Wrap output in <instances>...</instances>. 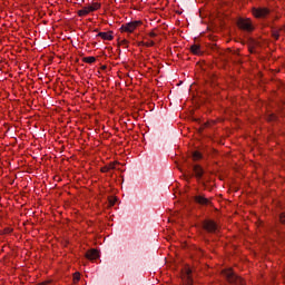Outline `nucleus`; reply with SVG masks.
I'll return each mask as SVG.
<instances>
[{"instance_id": "f257e3e1", "label": "nucleus", "mask_w": 285, "mask_h": 285, "mask_svg": "<svg viewBox=\"0 0 285 285\" xmlns=\"http://www.w3.org/2000/svg\"><path fill=\"white\" fill-rule=\"evenodd\" d=\"M224 277H226L227 282H229V284H236V285H245L246 282L243 281L242 277L237 276V274H235V272H233V269H225L223 272Z\"/></svg>"}, {"instance_id": "f03ea898", "label": "nucleus", "mask_w": 285, "mask_h": 285, "mask_svg": "<svg viewBox=\"0 0 285 285\" xmlns=\"http://www.w3.org/2000/svg\"><path fill=\"white\" fill-rule=\"evenodd\" d=\"M203 228L204 230H206V233H209L212 235H217V233H219V226H217V223H215V220H204Z\"/></svg>"}, {"instance_id": "7ed1b4c3", "label": "nucleus", "mask_w": 285, "mask_h": 285, "mask_svg": "<svg viewBox=\"0 0 285 285\" xmlns=\"http://www.w3.org/2000/svg\"><path fill=\"white\" fill-rule=\"evenodd\" d=\"M141 26V21H131L128 23H125L120 27L121 32H129L132 33L134 30H137Z\"/></svg>"}, {"instance_id": "20e7f679", "label": "nucleus", "mask_w": 285, "mask_h": 285, "mask_svg": "<svg viewBox=\"0 0 285 285\" xmlns=\"http://www.w3.org/2000/svg\"><path fill=\"white\" fill-rule=\"evenodd\" d=\"M238 28H240V30H245L246 32H253V24L248 19H239Z\"/></svg>"}, {"instance_id": "39448f33", "label": "nucleus", "mask_w": 285, "mask_h": 285, "mask_svg": "<svg viewBox=\"0 0 285 285\" xmlns=\"http://www.w3.org/2000/svg\"><path fill=\"white\" fill-rule=\"evenodd\" d=\"M194 202L199 204V206H210V199L206 198L204 195L194 196Z\"/></svg>"}, {"instance_id": "423d86ee", "label": "nucleus", "mask_w": 285, "mask_h": 285, "mask_svg": "<svg viewBox=\"0 0 285 285\" xmlns=\"http://www.w3.org/2000/svg\"><path fill=\"white\" fill-rule=\"evenodd\" d=\"M184 285H193V269L190 267L185 268Z\"/></svg>"}, {"instance_id": "0eeeda50", "label": "nucleus", "mask_w": 285, "mask_h": 285, "mask_svg": "<svg viewBox=\"0 0 285 285\" xmlns=\"http://www.w3.org/2000/svg\"><path fill=\"white\" fill-rule=\"evenodd\" d=\"M193 170H194V175L197 179H202L204 177V168H202V166L195 165L193 167Z\"/></svg>"}, {"instance_id": "6e6552de", "label": "nucleus", "mask_w": 285, "mask_h": 285, "mask_svg": "<svg viewBox=\"0 0 285 285\" xmlns=\"http://www.w3.org/2000/svg\"><path fill=\"white\" fill-rule=\"evenodd\" d=\"M271 11L266 8H261V9H256L254 10V14L258 18H262V17H267V14L269 13Z\"/></svg>"}, {"instance_id": "1a4fd4ad", "label": "nucleus", "mask_w": 285, "mask_h": 285, "mask_svg": "<svg viewBox=\"0 0 285 285\" xmlns=\"http://www.w3.org/2000/svg\"><path fill=\"white\" fill-rule=\"evenodd\" d=\"M87 259H97L99 257V252L97 249H91L86 254Z\"/></svg>"}, {"instance_id": "9d476101", "label": "nucleus", "mask_w": 285, "mask_h": 285, "mask_svg": "<svg viewBox=\"0 0 285 285\" xmlns=\"http://www.w3.org/2000/svg\"><path fill=\"white\" fill-rule=\"evenodd\" d=\"M97 37H100L105 41H112V33L111 32H99Z\"/></svg>"}, {"instance_id": "9b49d317", "label": "nucleus", "mask_w": 285, "mask_h": 285, "mask_svg": "<svg viewBox=\"0 0 285 285\" xmlns=\"http://www.w3.org/2000/svg\"><path fill=\"white\" fill-rule=\"evenodd\" d=\"M90 7H83L81 10H78V16L79 17H86L90 14Z\"/></svg>"}, {"instance_id": "f8f14e48", "label": "nucleus", "mask_w": 285, "mask_h": 285, "mask_svg": "<svg viewBox=\"0 0 285 285\" xmlns=\"http://www.w3.org/2000/svg\"><path fill=\"white\" fill-rule=\"evenodd\" d=\"M190 50L193 55H202V47L199 45H193Z\"/></svg>"}, {"instance_id": "ddd939ff", "label": "nucleus", "mask_w": 285, "mask_h": 285, "mask_svg": "<svg viewBox=\"0 0 285 285\" xmlns=\"http://www.w3.org/2000/svg\"><path fill=\"white\" fill-rule=\"evenodd\" d=\"M99 8H101L99 2H94L91 6H89L90 12H95L96 10H99Z\"/></svg>"}, {"instance_id": "4468645a", "label": "nucleus", "mask_w": 285, "mask_h": 285, "mask_svg": "<svg viewBox=\"0 0 285 285\" xmlns=\"http://www.w3.org/2000/svg\"><path fill=\"white\" fill-rule=\"evenodd\" d=\"M193 158H194V161H197V160L202 159V153L195 151L193 154Z\"/></svg>"}, {"instance_id": "2eb2a0df", "label": "nucleus", "mask_w": 285, "mask_h": 285, "mask_svg": "<svg viewBox=\"0 0 285 285\" xmlns=\"http://www.w3.org/2000/svg\"><path fill=\"white\" fill-rule=\"evenodd\" d=\"M86 63H95L97 61V58L95 57H87L85 58Z\"/></svg>"}, {"instance_id": "dca6fc26", "label": "nucleus", "mask_w": 285, "mask_h": 285, "mask_svg": "<svg viewBox=\"0 0 285 285\" xmlns=\"http://www.w3.org/2000/svg\"><path fill=\"white\" fill-rule=\"evenodd\" d=\"M141 43H142V46H146V48H153V46H155V41H153V40H149L147 42H141Z\"/></svg>"}, {"instance_id": "f3484780", "label": "nucleus", "mask_w": 285, "mask_h": 285, "mask_svg": "<svg viewBox=\"0 0 285 285\" xmlns=\"http://www.w3.org/2000/svg\"><path fill=\"white\" fill-rule=\"evenodd\" d=\"M117 164L119 163H110L109 165H107V167L109 168V170H115V168H117Z\"/></svg>"}, {"instance_id": "a211bd4d", "label": "nucleus", "mask_w": 285, "mask_h": 285, "mask_svg": "<svg viewBox=\"0 0 285 285\" xmlns=\"http://www.w3.org/2000/svg\"><path fill=\"white\" fill-rule=\"evenodd\" d=\"M278 219H279V222H281L282 224H285V212H283V213L279 214Z\"/></svg>"}, {"instance_id": "6ab92c4d", "label": "nucleus", "mask_w": 285, "mask_h": 285, "mask_svg": "<svg viewBox=\"0 0 285 285\" xmlns=\"http://www.w3.org/2000/svg\"><path fill=\"white\" fill-rule=\"evenodd\" d=\"M119 46H124V48H128V40L122 39V40L119 42Z\"/></svg>"}, {"instance_id": "aec40b11", "label": "nucleus", "mask_w": 285, "mask_h": 285, "mask_svg": "<svg viewBox=\"0 0 285 285\" xmlns=\"http://www.w3.org/2000/svg\"><path fill=\"white\" fill-rule=\"evenodd\" d=\"M79 279H80V274L79 273H75L73 274V282L77 283V282H79Z\"/></svg>"}, {"instance_id": "412c9836", "label": "nucleus", "mask_w": 285, "mask_h": 285, "mask_svg": "<svg viewBox=\"0 0 285 285\" xmlns=\"http://www.w3.org/2000/svg\"><path fill=\"white\" fill-rule=\"evenodd\" d=\"M274 39H279V31H273Z\"/></svg>"}, {"instance_id": "4be33fe9", "label": "nucleus", "mask_w": 285, "mask_h": 285, "mask_svg": "<svg viewBox=\"0 0 285 285\" xmlns=\"http://www.w3.org/2000/svg\"><path fill=\"white\" fill-rule=\"evenodd\" d=\"M109 171H110V169L108 166H105L101 168V173H109Z\"/></svg>"}, {"instance_id": "5701e85b", "label": "nucleus", "mask_w": 285, "mask_h": 285, "mask_svg": "<svg viewBox=\"0 0 285 285\" xmlns=\"http://www.w3.org/2000/svg\"><path fill=\"white\" fill-rule=\"evenodd\" d=\"M149 37H150L151 39H155V37H157V33L154 32V31H151V32H149Z\"/></svg>"}, {"instance_id": "b1692460", "label": "nucleus", "mask_w": 285, "mask_h": 285, "mask_svg": "<svg viewBox=\"0 0 285 285\" xmlns=\"http://www.w3.org/2000/svg\"><path fill=\"white\" fill-rule=\"evenodd\" d=\"M110 206H115V199L109 200Z\"/></svg>"}]
</instances>
